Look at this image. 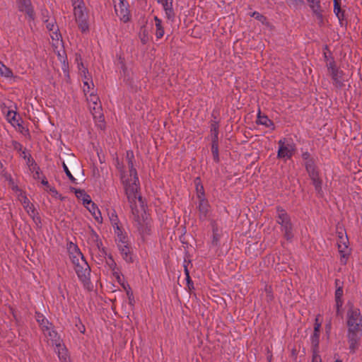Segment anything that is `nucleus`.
Returning <instances> with one entry per match:
<instances>
[{
	"instance_id": "f257e3e1",
	"label": "nucleus",
	"mask_w": 362,
	"mask_h": 362,
	"mask_svg": "<svg viewBox=\"0 0 362 362\" xmlns=\"http://www.w3.org/2000/svg\"><path fill=\"white\" fill-rule=\"evenodd\" d=\"M125 192L127 197V199L131 204V206L132 209V213L134 216V223L137 229L141 233H148L149 231V221L147 219H144L143 217L141 218L139 215L135 214V209L132 206L133 203H135L136 199H138L141 205H143L142 198L138 194V189L139 188V182L137 175H134L132 177H126V175L124 173L122 175L121 180Z\"/></svg>"
},
{
	"instance_id": "f03ea898",
	"label": "nucleus",
	"mask_w": 362,
	"mask_h": 362,
	"mask_svg": "<svg viewBox=\"0 0 362 362\" xmlns=\"http://www.w3.org/2000/svg\"><path fill=\"white\" fill-rule=\"evenodd\" d=\"M347 341L350 352L358 349L362 337V315L359 308L350 307L346 312Z\"/></svg>"
},
{
	"instance_id": "7ed1b4c3",
	"label": "nucleus",
	"mask_w": 362,
	"mask_h": 362,
	"mask_svg": "<svg viewBox=\"0 0 362 362\" xmlns=\"http://www.w3.org/2000/svg\"><path fill=\"white\" fill-rule=\"evenodd\" d=\"M70 259L74 264L75 272L79 280L87 286L90 284V268L78 246L71 244L69 248Z\"/></svg>"
},
{
	"instance_id": "20e7f679",
	"label": "nucleus",
	"mask_w": 362,
	"mask_h": 362,
	"mask_svg": "<svg viewBox=\"0 0 362 362\" xmlns=\"http://www.w3.org/2000/svg\"><path fill=\"white\" fill-rule=\"evenodd\" d=\"M134 156L132 151H127L126 152L125 158L119 161L118 158L116 159V168L119 172L120 180H122V175H126V177H132L137 175L136 170L134 168Z\"/></svg>"
},
{
	"instance_id": "39448f33",
	"label": "nucleus",
	"mask_w": 362,
	"mask_h": 362,
	"mask_svg": "<svg viewBox=\"0 0 362 362\" xmlns=\"http://www.w3.org/2000/svg\"><path fill=\"white\" fill-rule=\"evenodd\" d=\"M277 223L281 226L282 231L284 232V236L287 240L293 238L292 225L290 217L286 211L281 207H277Z\"/></svg>"
},
{
	"instance_id": "423d86ee",
	"label": "nucleus",
	"mask_w": 362,
	"mask_h": 362,
	"mask_svg": "<svg viewBox=\"0 0 362 362\" xmlns=\"http://www.w3.org/2000/svg\"><path fill=\"white\" fill-rule=\"evenodd\" d=\"M278 144L277 157L279 158H291L295 151V145L293 143H286V139H280Z\"/></svg>"
},
{
	"instance_id": "0eeeda50",
	"label": "nucleus",
	"mask_w": 362,
	"mask_h": 362,
	"mask_svg": "<svg viewBox=\"0 0 362 362\" xmlns=\"http://www.w3.org/2000/svg\"><path fill=\"white\" fill-rule=\"evenodd\" d=\"M74 14L76 23H78V28L82 32H85L88 30V13L86 12V8H78L74 9Z\"/></svg>"
},
{
	"instance_id": "6e6552de",
	"label": "nucleus",
	"mask_w": 362,
	"mask_h": 362,
	"mask_svg": "<svg viewBox=\"0 0 362 362\" xmlns=\"http://www.w3.org/2000/svg\"><path fill=\"white\" fill-rule=\"evenodd\" d=\"M198 198L199 199L197 206L199 218L202 221H205L209 213L210 205L209 202L204 198V191L201 194H198Z\"/></svg>"
},
{
	"instance_id": "1a4fd4ad",
	"label": "nucleus",
	"mask_w": 362,
	"mask_h": 362,
	"mask_svg": "<svg viewBox=\"0 0 362 362\" xmlns=\"http://www.w3.org/2000/svg\"><path fill=\"white\" fill-rule=\"evenodd\" d=\"M18 10L24 12L30 20H34L35 12L30 0H17Z\"/></svg>"
},
{
	"instance_id": "9d476101",
	"label": "nucleus",
	"mask_w": 362,
	"mask_h": 362,
	"mask_svg": "<svg viewBox=\"0 0 362 362\" xmlns=\"http://www.w3.org/2000/svg\"><path fill=\"white\" fill-rule=\"evenodd\" d=\"M117 247L123 259L127 263L133 262L132 248L130 246L129 242L122 243V244L117 245Z\"/></svg>"
},
{
	"instance_id": "9b49d317",
	"label": "nucleus",
	"mask_w": 362,
	"mask_h": 362,
	"mask_svg": "<svg viewBox=\"0 0 362 362\" xmlns=\"http://www.w3.org/2000/svg\"><path fill=\"white\" fill-rule=\"evenodd\" d=\"M329 76L332 79L333 85L338 88H340L344 86V73L342 70L338 68L329 73Z\"/></svg>"
},
{
	"instance_id": "f8f14e48",
	"label": "nucleus",
	"mask_w": 362,
	"mask_h": 362,
	"mask_svg": "<svg viewBox=\"0 0 362 362\" xmlns=\"http://www.w3.org/2000/svg\"><path fill=\"white\" fill-rule=\"evenodd\" d=\"M340 240L337 243L339 252L341 255V262L344 264L346 263L348 257L350 255V250L346 245V243L344 241L343 237H340Z\"/></svg>"
},
{
	"instance_id": "ddd939ff",
	"label": "nucleus",
	"mask_w": 362,
	"mask_h": 362,
	"mask_svg": "<svg viewBox=\"0 0 362 362\" xmlns=\"http://www.w3.org/2000/svg\"><path fill=\"white\" fill-rule=\"evenodd\" d=\"M42 332L47 339V341L50 342L52 346H57L58 344L61 343L60 337L57 332L54 330L52 325L47 327V330H43Z\"/></svg>"
},
{
	"instance_id": "4468645a",
	"label": "nucleus",
	"mask_w": 362,
	"mask_h": 362,
	"mask_svg": "<svg viewBox=\"0 0 362 362\" xmlns=\"http://www.w3.org/2000/svg\"><path fill=\"white\" fill-rule=\"evenodd\" d=\"M88 243L90 246L91 251L95 248H100V247L103 246L101 240L100 239L98 235L93 230H91L88 234Z\"/></svg>"
},
{
	"instance_id": "2eb2a0df",
	"label": "nucleus",
	"mask_w": 362,
	"mask_h": 362,
	"mask_svg": "<svg viewBox=\"0 0 362 362\" xmlns=\"http://www.w3.org/2000/svg\"><path fill=\"white\" fill-rule=\"evenodd\" d=\"M115 11L117 16L119 17L120 20L123 22L127 23L129 21L130 13L129 10L124 6L122 0H120V3L118 7L115 6Z\"/></svg>"
},
{
	"instance_id": "dca6fc26",
	"label": "nucleus",
	"mask_w": 362,
	"mask_h": 362,
	"mask_svg": "<svg viewBox=\"0 0 362 362\" xmlns=\"http://www.w3.org/2000/svg\"><path fill=\"white\" fill-rule=\"evenodd\" d=\"M153 20L155 22V35L156 39H161L165 35V28L163 25V23L160 18H159L157 16L153 17Z\"/></svg>"
},
{
	"instance_id": "f3484780",
	"label": "nucleus",
	"mask_w": 362,
	"mask_h": 362,
	"mask_svg": "<svg viewBox=\"0 0 362 362\" xmlns=\"http://www.w3.org/2000/svg\"><path fill=\"white\" fill-rule=\"evenodd\" d=\"M256 122L259 124L264 125L266 127L271 128L272 130L275 129V125L273 121L271 120L267 115H262L260 110H259Z\"/></svg>"
},
{
	"instance_id": "a211bd4d",
	"label": "nucleus",
	"mask_w": 362,
	"mask_h": 362,
	"mask_svg": "<svg viewBox=\"0 0 362 362\" xmlns=\"http://www.w3.org/2000/svg\"><path fill=\"white\" fill-rule=\"evenodd\" d=\"M55 352L57 353L58 357L61 362H69L67 350L61 343L55 346Z\"/></svg>"
},
{
	"instance_id": "6ab92c4d",
	"label": "nucleus",
	"mask_w": 362,
	"mask_h": 362,
	"mask_svg": "<svg viewBox=\"0 0 362 362\" xmlns=\"http://www.w3.org/2000/svg\"><path fill=\"white\" fill-rule=\"evenodd\" d=\"M173 1H170L168 2H165L161 4L165 11L166 18L172 21H174L175 16V13L173 8Z\"/></svg>"
},
{
	"instance_id": "aec40b11",
	"label": "nucleus",
	"mask_w": 362,
	"mask_h": 362,
	"mask_svg": "<svg viewBox=\"0 0 362 362\" xmlns=\"http://www.w3.org/2000/svg\"><path fill=\"white\" fill-rule=\"evenodd\" d=\"M114 232L117 235L116 241L117 245L122 244V243L129 242L128 238L125 233H123L122 229L119 226H114Z\"/></svg>"
},
{
	"instance_id": "412c9836",
	"label": "nucleus",
	"mask_w": 362,
	"mask_h": 362,
	"mask_svg": "<svg viewBox=\"0 0 362 362\" xmlns=\"http://www.w3.org/2000/svg\"><path fill=\"white\" fill-rule=\"evenodd\" d=\"M35 319L37 322H38L39 325L41 327L42 331L43 330H47V327H49L51 325H52V323H50L43 315L41 313L36 312L35 313Z\"/></svg>"
},
{
	"instance_id": "4be33fe9",
	"label": "nucleus",
	"mask_w": 362,
	"mask_h": 362,
	"mask_svg": "<svg viewBox=\"0 0 362 362\" xmlns=\"http://www.w3.org/2000/svg\"><path fill=\"white\" fill-rule=\"evenodd\" d=\"M86 208L93 216L95 221L100 223L103 222V217L100 213V211L98 209V206L95 203H92L90 206H86Z\"/></svg>"
},
{
	"instance_id": "5701e85b",
	"label": "nucleus",
	"mask_w": 362,
	"mask_h": 362,
	"mask_svg": "<svg viewBox=\"0 0 362 362\" xmlns=\"http://www.w3.org/2000/svg\"><path fill=\"white\" fill-rule=\"evenodd\" d=\"M343 296V288L338 287L335 291V301H336V307H337V314L339 312L340 308L343 305V300L341 299Z\"/></svg>"
},
{
	"instance_id": "b1692460",
	"label": "nucleus",
	"mask_w": 362,
	"mask_h": 362,
	"mask_svg": "<svg viewBox=\"0 0 362 362\" xmlns=\"http://www.w3.org/2000/svg\"><path fill=\"white\" fill-rule=\"evenodd\" d=\"M6 117L8 122H10L13 126L18 125L21 127V124L19 123L20 119L16 118V112L13 110H8Z\"/></svg>"
},
{
	"instance_id": "393cba45",
	"label": "nucleus",
	"mask_w": 362,
	"mask_h": 362,
	"mask_svg": "<svg viewBox=\"0 0 362 362\" xmlns=\"http://www.w3.org/2000/svg\"><path fill=\"white\" fill-rule=\"evenodd\" d=\"M92 255L95 254L98 255V261L95 260L98 264H100V262L103 261V259L105 258L107 255L105 250V248L103 246L100 247V248H95L93 251H91Z\"/></svg>"
},
{
	"instance_id": "a878e982",
	"label": "nucleus",
	"mask_w": 362,
	"mask_h": 362,
	"mask_svg": "<svg viewBox=\"0 0 362 362\" xmlns=\"http://www.w3.org/2000/svg\"><path fill=\"white\" fill-rule=\"evenodd\" d=\"M30 170L33 173V177L35 180L41 179V172L40 167L35 163V160H32V163L30 165Z\"/></svg>"
},
{
	"instance_id": "bb28decb",
	"label": "nucleus",
	"mask_w": 362,
	"mask_h": 362,
	"mask_svg": "<svg viewBox=\"0 0 362 362\" xmlns=\"http://www.w3.org/2000/svg\"><path fill=\"white\" fill-rule=\"evenodd\" d=\"M28 215L30 216V218L35 223V227L37 229H40L42 228V221L38 212L36 210H32L31 213H30V214Z\"/></svg>"
},
{
	"instance_id": "cd10ccee",
	"label": "nucleus",
	"mask_w": 362,
	"mask_h": 362,
	"mask_svg": "<svg viewBox=\"0 0 362 362\" xmlns=\"http://www.w3.org/2000/svg\"><path fill=\"white\" fill-rule=\"evenodd\" d=\"M312 180L313 185L315 187V189L317 194L319 196L322 197L323 194V192H322V179L320 177V176H318L317 177L315 178V180Z\"/></svg>"
},
{
	"instance_id": "c85d7f7f",
	"label": "nucleus",
	"mask_w": 362,
	"mask_h": 362,
	"mask_svg": "<svg viewBox=\"0 0 362 362\" xmlns=\"http://www.w3.org/2000/svg\"><path fill=\"white\" fill-rule=\"evenodd\" d=\"M309 177L310 180H315V178L320 176L319 171L317 168L316 165H313V166H310V164L308 165V167L305 168Z\"/></svg>"
},
{
	"instance_id": "c756f323",
	"label": "nucleus",
	"mask_w": 362,
	"mask_h": 362,
	"mask_svg": "<svg viewBox=\"0 0 362 362\" xmlns=\"http://www.w3.org/2000/svg\"><path fill=\"white\" fill-rule=\"evenodd\" d=\"M218 123L216 121H212L211 124V141H218Z\"/></svg>"
},
{
	"instance_id": "7c9ffc66",
	"label": "nucleus",
	"mask_w": 362,
	"mask_h": 362,
	"mask_svg": "<svg viewBox=\"0 0 362 362\" xmlns=\"http://www.w3.org/2000/svg\"><path fill=\"white\" fill-rule=\"evenodd\" d=\"M211 152L214 160L216 163L219 162L218 141H211Z\"/></svg>"
},
{
	"instance_id": "2f4dec72",
	"label": "nucleus",
	"mask_w": 362,
	"mask_h": 362,
	"mask_svg": "<svg viewBox=\"0 0 362 362\" xmlns=\"http://www.w3.org/2000/svg\"><path fill=\"white\" fill-rule=\"evenodd\" d=\"M302 158L304 161L305 168H308V165L310 164V166L315 165V162L313 158L310 156V154L306 151L302 153Z\"/></svg>"
},
{
	"instance_id": "473e14b6",
	"label": "nucleus",
	"mask_w": 362,
	"mask_h": 362,
	"mask_svg": "<svg viewBox=\"0 0 362 362\" xmlns=\"http://www.w3.org/2000/svg\"><path fill=\"white\" fill-rule=\"evenodd\" d=\"M90 108L91 110L92 114L94 117V118L99 117L100 118L102 117L101 113V105L100 103H99L97 105H91L90 104Z\"/></svg>"
},
{
	"instance_id": "72a5a7b5",
	"label": "nucleus",
	"mask_w": 362,
	"mask_h": 362,
	"mask_svg": "<svg viewBox=\"0 0 362 362\" xmlns=\"http://www.w3.org/2000/svg\"><path fill=\"white\" fill-rule=\"evenodd\" d=\"M0 75L6 78L13 76L12 71L0 61Z\"/></svg>"
},
{
	"instance_id": "f704fd0d",
	"label": "nucleus",
	"mask_w": 362,
	"mask_h": 362,
	"mask_svg": "<svg viewBox=\"0 0 362 362\" xmlns=\"http://www.w3.org/2000/svg\"><path fill=\"white\" fill-rule=\"evenodd\" d=\"M334 13L336 14L339 21L344 19V11L341 8V3L335 2L334 4Z\"/></svg>"
},
{
	"instance_id": "c9c22d12",
	"label": "nucleus",
	"mask_w": 362,
	"mask_h": 362,
	"mask_svg": "<svg viewBox=\"0 0 362 362\" xmlns=\"http://www.w3.org/2000/svg\"><path fill=\"white\" fill-rule=\"evenodd\" d=\"M21 202L28 214H30L32 210H36L34 205L30 202L29 199L26 197H23Z\"/></svg>"
},
{
	"instance_id": "e433bc0d",
	"label": "nucleus",
	"mask_w": 362,
	"mask_h": 362,
	"mask_svg": "<svg viewBox=\"0 0 362 362\" xmlns=\"http://www.w3.org/2000/svg\"><path fill=\"white\" fill-rule=\"evenodd\" d=\"M310 9L313 13L322 9L321 3L320 0H307Z\"/></svg>"
},
{
	"instance_id": "4c0bfd02",
	"label": "nucleus",
	"mask_w": 362,
	"mask_h": 362,
	"mask_svg": "<svg viewBox=\"0 0 362 362\" xmlns=\"http://www.w3.org/2000/svg\"><path fill=\"white\" fill-rule=\"evenodd\" d=\"M78 68L81 71V74L82 76L83 82H84V81H92L91 78L90 77V76L88 74V71L87 69H86L83 66V64L82 63L78 66Z\"/></svg>"
},
{
	"instance_id": "58836bf2",
	"label": "nucleus",
	"mask_w": 362,
	"mask_h": 362,
	"mask_svg": "<svg viewBox=\"0 0 362 362\" xmlns=\"http://www.w3.org/2000/svg\"><path fill=\"white\" fill-rule=\"evenodd\" d=\"M110 221L112 226H119V218L115 210H112L108 213Z\"/></svg>"
},
{
	"instance_id": "ea45409f",
	"label": "nucleus",
	"mask_w": 362,
	"mask_h": 362,
	"mask_svg": "<svg viewBox=\"0 0 362 362\" xmlns=\"http://www.w3.org/2000/svg\"><path fill=\"white\" fill-rule=\"evenodd\" d=\"M286 3L290 7L295 8H299L304 5L303 0H286Z\"/></svg>"
},
{
	"instance_id": "a19ab883",
	"label": "nucleus",
	"mask_w": 362,
	"mask_h": 362,
	"mask_svg": "<svg viewBox=\"0 0 362 362\" xmlns=\"http://www.w3.org/2000/svg\"><path fill=\"white\" fill-rule=\"evenodd\" d=\"M326 67L327 68L328 74L337 69L335 61L332 57L327 60Z\"/></svg>"
},
{
	"instance_id": "79ce46f5",
	"label": "nucleus",
	"mask_w": 362,
	"mask_h": 362,
	"mask_svg": "<svg viewBox=\"0 0 362 362\" xmlns=\"http://www.w3.org/2000/svg\"><path fill=\"white\" fill-rule=\"evenodd\" d=\"M106 264L108 265L110 269L112 272H114V271L117 270V264H116V263H115V260L112 258V256L111 255H108V258L106 260Z\"/></svg>"
},
{
	"instance_id": "37998d69",
	"label": "nucleus",
	"mask_w": 362,
	"mask_h": 362,
	"mask_svg": "<svg viewBox=\"0 0 362 362\" xmlns=\"http://www.w3.org/2000/svg\"><path fill=\"white\" fill-rule=\"evenodd\" d=\"M46 27L49 30V31H52L54 34L56 35V37H58V34L57 33V26L54 23V22L52 21V22H49L48 21H46Z\"/></svg>"
},
{
	"instance_id": "c03bdc74",
	"label": "nucleus",
	"mask_w": 362,
	"mask_h": 362,
	"mask_svg": "<svg viewBox=\"0 0 362 362\" xmlns=\"http://www.w3.org/2000/svg\"><path fill=\"white\" fill-rule=\"evenodd\" d=\"M264 291L267 294V300L268 302L272 301L274 298L272 287L270 286H266Z\"/></svg>"
},
{
	"instance_id": "a18cd8bd",
	"label": "nucleus",
	"mask_w": 362,
	"mask_h": 362,
	"mask_svg": "<svg viewBox=\"0 0 362 362\" xmlns=\"http://www.w3.org/2000/svg\"><path fill=\"white\" fill-rule=\"evenodd\" d=\"M323 10L322 9H320L318 11H316L315 12H313V15L316 17V18L317 19L318 21V23L320 25L322 24L323 23Z\"/></svg>"
},
{
	"instance_id": "49530a36",
	"label": "nucleus",
	"mask_w": 362,
	"mask_h": 362,
	"mask_svg": "<svg viewBox=\"0 0 362 362\" xmlns=\"http://www.w3.org/2000/svg\"><path fill=\"white\" fill-rule=\"evenodd\" d=\"M88 101L92 105H97L100 103L99 98L95 95L93 93H91L89 97L87 98Z\"/></svg>"
},
{
	"instance_id": "de8ad7c7",
	"label": "nucleus",
	"mask_w": 362,
	"mask_h": 362,
	"mask_svg": "<svg viewBox=\"0 0 362 362\" xmlns=\"http://www.w3.org/2000/svg\"><path fill=\"white\" fill-rule=\"evenodd\" d=\"M62 166H63V169H64V171L65 172L66 175H67V177L69 178V180L72 182H76V179L75 177L72 175V174L71 173V172L69 171L68 167L66 166V165L65 164L64 162H63V164H62Z\"/></svg>"
},
{
	"instance_id": "09e8293b",
	"label": "nucleus",
	"mask_w": 362,
	"mask_h": 362,
	"mask_svg": "<svg viewBox=\"0 0 362 362\" xmlns=\"http://www.w3.org/2000/svg\"><path fill=\"white\" fill-rule=\"evenodd\" d=\"M94 85L93 83V81H84L83 82V91L86 94L87 93L90 92V90L91 88H93Z\"/></svg>"
},
{
	"instance_id": "8fccbe9b",
	"label": "nucleus",
	"mask_w": 362,
	"mask_h": 362,
	"mask_svg": "<svg viewBox=\"0 0 362 362\" xmlns=\"http://www.w3.org/2000/svg\"><path fill=\"white\" fill-rule=\"evenodd\" d=\"M74 9L86 7L83 0H71Z\"/></svg>"
},
{
	"instance_id": "3c124183",
	"label": "nucleus",
	"mask_w": 362,
	"mask_h": 362,
	"mask_svg": "<svg viewBox=\"0 0 362 362\" xmlns=\"http://www.w3.org/2000/svg\"><path fill=\"white\" fill-rule=\"evenodd\" d=\"M252 17H254L255 19L259 21L262 23L267 20L266 17L259 13V12L255 11L251 14Z\"/></svg>"
},
{
	"instance_id": "603ef678",
	"label": "nucleus",
	"mask_w": 362,
	"mask_h": 362,
	"mask_svg": "<svg viewBox=\"0 0 362 362\" xmlns=\"http://www.w3.org/2000/svg\"><path fill=\"white\" fill-rule=\"evenodd\" d=\"M81 199L83 201V204L86 206H89V205H91V204L93 203L90 199V197L88 194H85Z\"/></svg>"
},
{
	"instance_id": "864d4df0",
	"label": "nucleus",
	"mask_w": 362,
	"mask_h": 362,
	"mask_svg": "<svg viewBox=\"0 0 362 362\" xmlns=\"http://www.w3.org/2000/svg\"><path fill=\"white\" fill-rule=\"evenodd\" d=\"M72 190H74L75 194H76V197L78 199H82L83 197L85 194H86V193L85 192V191L83 189L72 188Z\"/></svg>"
},
{
	"instance_id": "5fc2aeb1",
	"label": "nucleus",
	"mask_w": 362,
	"mask_h": 362,
	"mask_svg": "<svg viewBox=\"0 0 362 362\" xmlns=\"http://www.w3.org/2000/svg\"><path fill=\"white\" fill-rule=\"evenodd\" d=\"M47 189L52 194L53 197H59V198L61 200H62L64 199V197H62V195L59 194L57 190L54 187L50 186Z\"/></svg>"
},
{
	"instance_id": "6e6d98bb",
	"label": "nucleus",
	"mask_w": 362,
	"mask_h": 362,
	"mask_svg": "<svg viewBox=\"0 0 362 362\" xmlns=\"http://www.w3.org/2000/svg\"><path fill=\"white\" fill-rule=\"evenodd\" d=\"M140 38L143 44H146L148 42V37L146 30H144L143 33L140 34Z\"/></svg>"
},
{
	"instance_id": "4d7b16f0",
	"label": "nucleus",
	"mask_w": 362,
	"mask_h": 362,
	"mask_svg": "<svg viewBox=\"0 0 362 362\" xmlns=\"http://www.w3.org/2000/svg\"><path fill=\"white\" fill-rule=\"evenodd\" d=\"M112 274L115 277L117 281L119 284H122V282L123 281L122 278L121 274L117 272V270L112 272Z\"/></svg>"
},
{
	"instance_id": "13d9d810",
	"label": "nucleus",
	"mask_w": 362,
	"mask_h": 362,
	"mask_svg": "<svg viewBox=\"0 0 362 362\" xmlns=\"http://www.w3.org/2000/svg\"><path fill=\"white\" fill-rule=\"evenodd\" d=\"M320 327H321V324L318 323L317 322V319H316V321H315V327H314L315 335H317V332H320Z\"/></svg>"
},
{
	"instance_id": "bf43d9fd",
	"label": "nucleus",
	"mask_w": 362,
	"mask_h": 362,
	"mask_svg": "<svg viewBox=\"0 0 362 362\" xmlns=\"http://www.w3.org/2000/svg\"><path fill=\"white\" fill-rule=\"evenodd\" d=\"M13 145L15 149L21 151L22 149V145L18 141H13Z\"/></svg>"
},
{
	"instance_id": "052dcab7",
	"label": "nucleus",
	"mask_w": 362,
	"mask_h": 362,
	"mask_svg": "<svg viewBox=\"0 0 362 362\" xmlns=\"http://www.w3.org/2000/svg\"><path fill=\"white\" fill-rule=\"evenodd\" d=\"M120 284L127 291V295H129V293H130V291H131V288L129 287V286L128 284L126 285L124 281H122V284Z\"/></svg>"
},
{
	"instance_id": "680f3d73",
	"label": "nucleus",
	"mask_w": 362,
	"mask_h": 362,
	"mask_svg": "<svg viewBox=\"0 0 362 362\" xmlns=\"http://www.w3.org/2000/svg\"><path fill=\"white\" fill-rule=\"evenodd\" d=\"M41 183H42L43 185L46 186V187H47V189H48V188L50 187V185H49L48 181L46 180V177H45V176H43V177H42Z\"/></svg>"
},
{
	"instance_id": "e2e57ef3",
	"label": "nucleus",
	"mask_w": 362,
	"mask_h": 362,
	"mask_svg": "<svg viewBox=\"0 0 362 362\" xmlns=\"http://www.w3.org/2000/svg\"><path fill=\"white\" fill-rule=\"evenodd\" d=\"M218 242V234L214 230L213 243L215 245H217Z\"/></svg>"
},
{
	"instance_id": "0e129e2a",
	"label": "nucleus",
	"mask_w": 362,
	"mask_h": 362,
	"mask_svg": "<svg viewBox=\"0 0 362 362\" xmlns=\"http://www.w3.org/2000/svg\"><path fill=\"white\" fill-rule=\"evenodd\" d=\"M186 280L189 288H191V286L193 288V282L192 281L190 276H189V279L186 277Z\"/></svg>"
},
{
	"instance_id": "69168bd1",
	"label": "nucleus",
	"mask_w": 362,
	"mask_h": 362,
	"mask_svg": "<svg viewBox=\"0 0 362 362\" xmlns=\"http://www.w3.org/2000/svg\"><path fill=\"white\" fill-rule=\"evenodd\" d=\"M335 286H336L337 288L338 287H342L343 288V283L339 279H336L335 280Z\"/></svg>"
},
{
	"instance_id": "338daca9",
	"label": "nucleus",
	"mask_w": 362,
	"mask_h": 362,
	"mask_svg": "<svg viewBox=\"0 0 362 362\" xmlns=\"http://www.w3.org/2000/svg\"><path fill=\"white\" fill-rule=\"evenodd\" d=\"M318 338H319V332H317V335H315V333L313 334V342H316L317 344L318 343Z\"/></svg>"
},
{
	"instance_id": "774afa93",
	"label": "nucleus",
	"mask_w": 362,
	"mask_h": 362,
	"mask_svg": "<svg viewBox=\"0 0 362 362\" xmlns=\"http://www.w3.org/2000/svg\"><path fill=\"white\" fill-rule=\"evenodd\" d=\"M313 362H322L321 361V359L319 356H314L313 358Z\"/></svg>"
}]
</instances>
